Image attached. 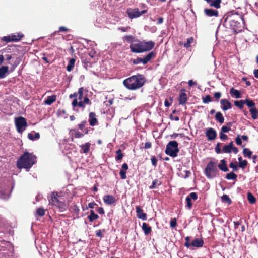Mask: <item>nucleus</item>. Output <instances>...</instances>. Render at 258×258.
<instances>
[{"label": "nucleus", "mask_w": 258, "mask_h": 258, "mask_svg": "<svg viewBox=\"0 0 258 258\" xmlns=\"http://www.w3.org/2000/svg\"><path fill=\"white\" fill-rule=\"evenodd\" d=\"M151 163H152V165L154 167H156L157 166V161H158V160L156 158V157L155 156H152V157L151 158Z\"/></svg>", "instance_id": "obj_56"}, {"label": "nucleus", "mask_w": 258, "mask_h": 258, "mask_svg": "<svg viewBox=\"0 0 258 258\" xmlns=\"http://www.w3.org/2000/svg\"><path fill=\"white\" fill-rule=\"evenodd\" d=\"M170 227L172 228H175L177 225V222L176 218H174L170 221Z\"/></svg>", "instance_id": "obj_60"}, {"label": "nucleus", "mask_w": 258, "mask_h": 258, "mask_svg": "<svg viewBox=\"0 0 258 258\" xmlns=\"http://www.w3.org/2000/svg\"><path fill=\"white\" fill-rule=\"evenodd\" d=\"M137 217L143 221L147 220V214L143 212V210L139 206L136 207Z\"/></svg>", "instance_id": "obj_15"}, {"label": "nucleus", "mask_w": 258, "mask_h": 258, "mask_svg": "<svg viewBox=\"0 0 258 258\" xmlns=\"http://www.w3.org/2000/svg\"><path fill=\"white\" fill-rule=\"evenodd\" d=\"M220 138L222 140H225L228 139V136L224 133L220 132Z\"/></svg>", "instance_id": "obj_62"}, {"label": "nucleus", "mask_w": 258, "mask_h": 258, "mask_svg": "<svg viewBox=\"0 0 258 258\" xmlns=\"http://www.w3.org/2000/svg\"><path fill=\"white\" fill-rule=\"evenodd\" d=\"M243 154L244 157L251 158L252 155V152L249 150V149L245 148L243 149Z\"/></svg>", "instance_id": "obj_38"}, {"label": "nucleus", "mask_w": 258, "mask_h": 258, "mask_svg": "<svg viewBox=\"0 0 258 258\" xmlns=\"http://www.w3.org/2000/svg\"><path fill=\"white\" fill-rule=\"evenodd\" d=\"M226 21L228 22L230 28L236 33L242 30L243 26L242 25L241 23H242L243 24L245 23L243 16L238 13L232 14L231 15H229L227 17Z\"/></svg>", "instance_id": "obj_3"}, {"label": "nucleus", "mask_w": 258, "mask_h": 258, "mask_svg": "<svg viewBox=\"0 0 258 258\" xmlns=\"http://www.w3.org/2000/svg\"><path fill=\"white\" fill-rule=\"evenodd\" d=\"M155 44V42L152 41H142V45H143V52H147L151 50L154 47Z\"/></svg>", "instance_id": "obj_11"}, {"label": "nucleus", "mask_w": 258, "mask_h": 258, "mask_svg": "<svg viewBox=\"0 0 258 258\" xmlns=\"http://www.w3.org/2000/svg\"><path fill=\"white\" fill-rule=\"evenodd\" d=\"M37 162V157L33 153L24 152L17 160V167L18 169L25 168L29 171Z\"/></svg>", "instance_id": "obj_2"}, {"label": "nucleus", "mask_w": 258, "mask_h": 258, "mask_svg": "<svg viewBox=\"0 0 258 258\" xmlns=\"http://www.w3.org/2000/svg\"><path fill=\"white\" fill-rule=\"evenodd\" d=\"M103 199L104 203L107 205H112L116 201L115 198L110 195H105L103 197Z\"/></svg>", "instance_id": "obj_17"}, {"label": "nucleus", "mask_w": 258, "mask_h": 258, "mask_svg": "<svg viewBox=\"0 0 258 258\" xmlns=\"http://www.w3.org/2000/svg\"><path fill=\"white\" fill-rule=\"evenodd\" d=\"M235 142L237 145H241L242 144L241 139L240 138V136L239 135H238L235 139Z\"/></svg>", "instance_id": "obj_61"}, {"label": "nucleus", "mask_w": 258, "mask_h": 258, "mask_svg": "<svg viewBox=\"0 0 258 258\" xmlns=\"http://www.w3.org/2000/svg\"><path fill=\"white\" fill-rule=\"evenodd\" d=\"M237 175L233 172L226 174L225 178L228 180H236Z\"/></svg>", "instance_id": "obj_42"}, {"label": "nucleus", "mask_w": 258, "mask_h": 258, "mask_svg": "<svg viewBox=\"0 0 258 258\" xmlns=\"http://www.w3.org/2000/svg\"><path fill=\"white\" fill-rule=\"evenodd\" d=\"M237 164V162L236 161L235 162H231L229 164V167L232 168L233 171H237L238 170Z\"/></svg>", "instance_id": "obj_51"}, {"label": "nucleus", "mask_w": 258, "mask_h": 258, "mask_svg": "<svg viewBox=\"0 0 258 258\" xmlns=\"http://www.w3.org/2000/svg\"><path fill=\"white\" fill-rule=\"evenodd\" d=\"M221 200L223 202L226 203L228 205L231 204V203H232L231 199H230L229 196L227 195H224L221 197Z\"/></svg>", "instance_id": "obj_44"}, {"label": "nucleus", "mask_w": 258, "mask_h": 258, "mask_svg": "<svg viewBox=\"0 0 258 258\" xmlns=\"http://www.w3.org/2000/svg\"><path fill=\"white\" fill-rule=\"evenodd\" d=\"M186 90L184 89H183L181 90L179 96V102L180 104H185L187 101V95L185 93Z\"/></svg>", "instance_id": "obj_16"}, {"label": "nucleus", "mask_w": 258, "mask_h": 258, "mask_svg": "<svg viewBox=\"0 0 258 258\" xmlns=\"http://www.w3.org/2000/svg\"><path fill=\"white\" fill-rule=\"evenodd\" d=\"M231 130V128L229 127H228L227 126L224 125L221 128V133H228L229 131Z\"/></svg>", "instance_id": "obj_59"}, {"label": "nucleus", "mask_w": 258, "mask_h": 258, "mask_svg": "<svg viewBox=\"0 0 258 258\" xmlns=\"http://www.w3.org/2000/svg\"><path fill=\"white\" fill-rule=\"evenodd\" d=\"M2 40L4 41H5L6 43L10 42L12 41V39H11V35H8L7 36H4L2 38Z\"/></svg>", "instance_id": "obj_57"}, {"label": "nucleus", "mask_w": 258, "mask_h": 258, "mask_svg": "<svg viewBox=\"0 0 258 258\" xmlns=\"http://www.w3.org/2000/svg\"><path fill=\"white\" fill-rule=\"evenodd\" d=\"M84 136V134L79 131H77L74 135V137L76 138H82Z\"/></svg>", "instance_id": "obj_64"}, {"label": "nucleus", "mask_w": 258, "mask_h": 258, "mask_svg": "<svg viewBox=\"0 0 258 258\" xmlns=\"http://www.w3.org/2000/svg\"><path fill=\"white\" fill-rule=\"evenodd\" d=\"M70 208L72 212H73L76 216L78 217V215L80 212L79 207L76 205H73L71 206Z\"/></svg>", "instance_id": "obj_39"}, {"label": "nucleus", "mask_w": 258, "mask_h": 258, "mask_svg": "<svg viewBox=\"0 0 258 258\" xmlns=\"http://www.w3.org/2000/svg\"><path fill=\"white\" fill-rule=\"evenodd\" d=\"M36 214L39 216H43L45 214V210L43 208H39L37 210Z\"/></svg>", "instance_id": "obj_48"}, {"label": "nucleus", "mask_w": 258, "mask_h": 258, "mask_svg": "<svg viewBox=\"0 0 258 258\" xmlns=\"http://www.w3.org/2000/svg\"><path fill=\"white\" fill-rule=\"evenodd\" d=\"M90 146L91 144L88 142L82 145L81 146H80V147L83 150V152L84 153L87 154L90 150Z\"/></svg>", "instance_id": "obj_30"}, {"label": "nucleus", "mask_w": 258, "mask_h": 258, "mask_svg": "<svg viewBox=\"0 0 258 258\" xmlns=\"http://www.w3.org/2000/svg\"><path fill=\"white\" fill-rule=\"evenodd\" d=\"M194 41V37H190L187 39L186 42L183 44V46L185 48H188L191 47V44L193 43Z\"/></svg>", "instance_id": "obj_35"}, {"label": "nucleus", "mask_w": 258, "mask_h": 258, "mask_svg": "<svg viewBox=\"0 0 258 258\" xmlns=\"http://www.w3.org/2000/svg\"><path fill=\"white\" fill-rule=\"evenodd\" d=\"M146 82V79L143 75L137 74L124 80L123 84L128 90H136L142 87Z\"/></svg>", "instance_id": "obj_1"}, {"label": "nucleus", "mask_w": 258, "mask_h": 258, "mask_svg": "<svg viewBox=\"0 0 258 258\" xmlns=\"http://www.w3.org/2000/svg\"><path fill=\"white\" fill-rule=\"evenodd\" d=\"M185 242L184 244L185 246H186L187 248L190 247L191 246V242H190V237H186L185 238Z\"/></svg>", "instance_id": "obj_58"}, {"label": "nucleus", "mask_w": 258, "mask_h": 258, "mask_svg": "<svg viewBox=\"0 0 258 258\" xmlns=\"http://www.w3.org/2000/svg\"><path fill=\"white\" fill-rule=\"evenodd\" d=\"M15 123L17 131L19 133H22L28 126L26 119L22 116L16 117Z\"/></svg>", "instance_id": "obj_8"}, {"label": "nucleus", "mask_w": 258, "mask_h": 258, "mask_svg": "<svg viewBox=\"0 0 258 258\" xmlns=\"http://www.w3.org/2000/svg\"><path fill=\"white\" fill-rule=\"evenodd\" d=\"M221 3V0H214L210 3V6L211 7H213L216 9H218L220 8Z\"/></svg>", "instance_id": "obj_37"}, {"label": "nucleus", "mask_w": 258, "mask_h": 258, "mask_svg": "<svg viewBox=\"0 0 258 258\" xmlns=\"http://www.w3.org/2000/svg\"><path fill=\"white\" fill-rule=\"evenodd\" d=\"M232 151V149L230 148L228 145L223 146L222 149V153H230Z\"/></svg>", "instance_id": "obj_46"}, {"label": "nucleus", "mask_w": 258, "mask_h": 258, "mask_svg": "<svg viewBox=\"0 0 258 258\" xmlns=\"http://www.w3.org/2000/svg\"><path fill=\"white\" fill-rule=\"evenodd\" d=\"M86 104H91L90 100L87 96L83 98V100H79L78 102V99L77 98H75L72 102V105L74 108L77 106H79L83 109L85 108Z\"/></svg>", "instance_id": "obj_9"}, {"label": "nucleus", "mask_w": 258, "mask_h": 258, "mask_svg": "<svg viewBox=\"0 0 258 258\" xmlns=\"http://www.w3.org/2000/svg\"><path fill=\"white\" fill-rule=\"evenodd\" d=\"M215 118L220 123H223L224 121V118L220 112H218L216 113Z\"/></svg>", "instance_id": "obj_34"}, {"label": "nucleus", "mask_w": 258, "mask_h": 258, "mask_svg": "<svg viewBox=\"0 0 258 258\" xmlns=\"http://www.w3.org/2000/svg\"><path fill=\"white\" fill-rule=\"evenodd\" d=\"M205 134L209 141L214 140L217 137V133L213 128H208L205 132Z\"/></svg>", "instance_id": "obj_13"}, {"label": "nucleus", "mask_w": 258, "mask_h": 258, "mask_svg": "<svg viewBox=\"0 0 258 258\" xmlns=\"http://www.w3.org/2000/svg\"><path fill=\"white\" fill-rule=\"evenodd\" d=\"M57 96L53 95L47 97V99L44 101V104L48 105H51L56 100Z\"/></svg>", "instance_id": "obj_22"}, {"label": "nucleus", "mask_w": 258, "mask_h": 258, "mask_svg": "<svg viewBox=\"0 0 258 258\" xmlns=\"http://www.w3.org/2000/svg\"><path fill=\"white\" fill-rule=\"evenodd\" d=\"M10 35L12 41L14 42H17L20 40L21 38L24 36V35L21 33L12 34Z\"/></svg>", "instance_id": "obj_27"}, {"label": "nucleus", "mask_w": 258, "mask_h": 258, "mask_svg": "<svg viewBox=\"0 0 258 258\" xmlns=\"http://www.w3.org/2000/svg\"><path fill=\"white\" fill-rule=\"evenodd\" d=\"M136 42L137 43H131L130 46V48L131 49V51L133 53H142L143 52V49L142 45V41H140L138 40V41H136Z\"/></svg>", "instance_id": "obj_10"}, {"label": "nucleus", "mask_w": 258, "mask_h": 258, "mask_svg": "<svg viewBox=\"0 0 258 258\" xmlns=\"http://www.w3.org/2000/svg\"><path fill=\"white\" fill-rule=\"evenodd\" d=\"M40 134L39 133H35L33 134L32 133H30L28 134V138L31 140H35L40 138Z\"/></svg>", "instance_id": "obj_33"}, {"label": "nucleus", "mask_w": 258, "mask_h": 258, "mask_svg": "<svg viewBox=\"0 0 258 258\" xmlns=\"http://www.w3.org/2000/svg\"><path fill=\"white\" fill-rule=\"evenodd\" d=\"M87 124V121L86 120L82 121L80 123H79L78 126L80 130L81 131H84V128H85V125Z\"/></svg>", "instance_id": "obj_55"}, {"label": "nucleus", "mask_w": 258, "mask_h": 258, "mask_svg": "<svg viewBox=\"0 0 258 258\" xmlns=\"http://www.w3.org/2000/svg\"><path fill=\"white\" fill-rule=\"evenodd\" d=\"M221 97V93L220 92H217L214 93V97L216 100H219Z\"/></svg>", "instance_id": "obj_63"}, {"label": "nucleus", "mask_w": 258, "mask_h": 258, "mask_svg": "<svg viewBox=\"0 0 258 258\" xmlns=\"http://www.w3.org/2000/svg\"><path fill=\"white\" fill-rule=\"evenodd\" d=\"M179 151L178 144L176 141H170L166 145L165 153L172 157L177 156Z\"/></svg>", "instance_id": "obj_6"}, {"label": "nucleus", "mask_w": 258, "mask_h": 258, "mask_svg": "<svg viewBox=\"0 0 258 258\" xmlns=\"http://www.w3.org/2000/svg\"><path fill=\"white\" fill-rule=\"evenodd\" d=\"M76 61V59L75 58H71L69 61L68 64L67 66V70L68 72H71L74 67L75 62Z\"/></svg>", "instance_id": "obj_32"}, {"label": "nucleus", "mask_w": 258, "mask_h": 258, "mask_svg": "<svg viewBox=\"0 0 258 258\" xmlns=\"http://www.w3.org/2000/svg\"><path fill=\"white\" fill-rule=\"evenodd\" d=\"M156 55V53L155 51H151L143 58L137 57L136 59L132 60V63L135 65L140 63L145 65L151 60L154 59Z\"/></svg>", "instance_id": "obj_7"}, {"label": "nucleus", "mask_w": 258, "mask_h": 258, "mask_svg": "<svg viewBox=\"0 0 258 258\" xmlns=\"http://www.w3.org/2000/svg\"><path fill=\"white\" fill-rule=\"evenodd\" d=\"M212 101V98L209 95H206L205 97L203 98V102L204 103H208Z\"/></svg>", "instance_id": "obj_52"}, {"label": "nucleus", "mask_w": 258, "mask_h": 258, "mask_svg": "<svg viewBox=\"0 0 258 258\" xmlns=\"http://www.w3.org/2000/svg\"><path fill=\"white\" fill-rule=\"evenodd\" d=\"M126 12L128 16V17L131 19L139 17L141 16L140 12L139 11V10L138 8L134 9H128Z\"/></svg>", "instance_id": "obj_14"}, {"label": "nucleus", "mask_w": 258, "mask_h": 258, "mask_svg": "<svg viewBox=\"0 0 258 258\" xmlns=\"http://www.w3.org/2000/svg\"><path fill=\"white\" fill-rule=\"evenodd\" d=\"M9 71L8 66H2L0 68V79L6 77Z\"/></svg>", "instance_id": "obj_25"}, {"label": "nucleus", "mask_w": 258, "mask_h": 258, "mask_svg": "<svg viewBox=\"0 0 258 258\" xmlns=\"http://www.w3.org/2000/svg\"><path fill=\"white\" fill-rule=\"evenodd\" d=\"M142 229L146 235H148L152 231L151 227L146 223H143L142 224Z\"/></svg>", "instance_id": "obj_24"}, {"label": "nucleus", "mask_w": 258, "mask_h": 258, "mask_svg": "<svg viewBox=\"0 0 258 258\" xmlns=\"http://www.w3.org/2000/svg\"><path fill=\"white\" fill-rule=\"evenodd\" d=\"M234 103L236 107L241 109L243 108V105L245 104L244 100H236L234 101Z\"/></svg>", "instance_id": "obj_43"}, {"label": "nucleus", "mask_w": 258, "mask_h": 258, "mask_svg": "<svg viewBox=\"0 0 258 258\" xmlns=\"http://www.w3.org/2000/svg\"><path fill=\"white\" fill-rule=\"evenodd\" d=\"M247 197V199L250 204H254L256 202V198L251 192H248Z\"/></svg>", "instance_id": "obj_40"}, {"label": "nucleus", "mask_w": 258, "mask_h": 258, "mask_svg": "<svg viewBox=\"0 0 258 258\" xmlns=\"http://www.w3.org/2000/svg\"><path fill=\"white\" fill-rule=\"evenodd\" d=\"M218 168L222 171L227 172L229 169L226 165V161L222 159L220 161V163L218 165Z\"/></svg>", "instance_id": "obj_23"}, {"label": "nucleus", "mask_w": 258, "mask_h": 258, "mask_svg": "<svg viewBox=\"0 0 258 258\" xmlns=\"http://www.w3.org/2000/svg\"><path fill=\"white\" fill-rule=\"evenodd\" d=\"M88 219L90 222H92L95 220L99 218V216L95 214L93 210H90V214L88 216Z\"/></svg>", "instance_id": "obj_29"}, {"label": "nucleus", "mask_w": 258, "mask_h": 258, "mask_svg": "<svg viewBox=\"0 0 258 258\" xmlns=\"http://www.w3.org/2000/svg\"><path fill=\"white\" fill-rule=\"evenodd\" d=\"M119 174L120 176V178L122 179H125L126 178V171L123 170L122 169L120 170L119 172Z\"/></svg>", "instance_id": "obj_53"}, {"label": "nucleus", "mask_w": 258, "mask_h": 258, "mask_svg": "<svg viewBox=\"0 0 258 258\" xmlns=\"http://www.w3.org/2000/svg\"><path fill=\"white\" fill-rule=\"evenodd\" d=\"M217 167V162L211 161L207 164L204 173L208 178H213L216 176L219 172Z\"/></svg>", "instance_id": "obj_4"}, {"label": "nucleus", "mask_w": 258, "mask_h": 258, "mask_svg": "<svg viewBox=\"0 0 258 258\" xmlns=\"http://www.w3.org/2000/svg\"><path fill=\"white\" fill-rule=\"evenodd\" d=\"M116 154L117 156L115 157V159L116 160H121L123 156V154L122 153V151L120 149H119L118 150L116 151Z\"/></svg>", "instance_id": "obj_45"}, {"label": "nucleus", "mask_w": 258, "mask_h": 258, "mask_svg": "<svg viewBox=\"0 0 258 258\" xmlns=\"http://www.w3.org/2000/svg\"><path fill=\"white\" fill-rule=\"evenodd\" d=\"M84 88L81 87L78 89V100H82L83 98V91Z\"/></svg>", "instance_id": "obj_47"}, {"label": "nucleus", "mask_w": 258, "mask_h": 258, "mask_svg": "<svg viewBox=\"0 0 258 258\" xmlns=\"http://www.w3.org/2000/svg\"><path fill=\"white\" fill-rule=\"evenodd\" d=\"M105 229L98 230L96 231L95 235L97 237H100L101 238L103 236V233H105Z\"/></svg>", "instance_id": "obj_49"}, {"label": "nucleus", "mask_w": 258, "mask_h": 258, "mask_svg": "<svg viewBox=\"0 0 258 258\" xmlns=\"http://www.w3.org/2000/svg\"><path fill=\"white\" fill-rule=\"evenodd\" d=\"M244 102L245 104L250 108L255 107V103L251 99H246L244 100Z\"/></svg>", "instance_id": "obj_41"}, {"label": "nucleus", "mask_w": 258, "mask_h": 258, "mask_svg": "<svg viewBox=\"0 0 258 258\" xmlns=\"http://www.w3.org/2000/svg\"><path fill=\"white\" fill-rule=\"evenodd\" d=\"M123 40L124 41H126L128 43H134L133 42H135L138 41L137 39H135V38L133 35H125L123 37Z\"/></svg>", "instance_id": "obj_31"}, {"label": "nucleus", "mask_w": 258, "mask_h": 258, "mask_svg": "<svg viewBox=\"0 0 258 258\" xmlns=\"http://www.w3.org/2000/svg\"><path fill=\"white\" fill-rule=\"evenodd\" d=\"M60 196L58 195L57 192H53L52 193V196L49 203L53 206H56L58 208L60 212H64L67 208L66 204L59 200Z\"/></svg>", "instance_id": "obj_5"}, {"label": "nucleus", "mask_w": 258, "mask_h": 258, "mask_svg": "<svg viewBox=\"0 0 258 258\" xmlns=\"http://www.w3.org/2000/svg\"><path fill=\"white\" fill-rule=\"evenodd\" d=\"M89 122L91 126H93L97 124V119L96 117V114L94 112H90L89 114Z\"/></svg>", "instance_id": "obj_19"}, {"label": "nucleus", "mask_w": 258, "mask_h": 258, "mask_svg": "<svg viewBox=\"0 0 258 258\" xmlns=\"http://www.w3.org/2000/svg\"><path fill=\"white\" fill-rule=\"evenodd\" d=\"M230 94L232 97H235L236 98H241L240 92L234 88H232L230 90Z\"/></svg>", "instance_id": "obj_26"}, {"label": "nucleus", "mask_w": 258, "mask_h": 258, "mask_svg": "<svg viewBox=\"0 0 258 258\" xmlns=\"http://www.w3.org/2000/svg\"><path fill=\"white\" fill-rule=\"evenodd\" d=\"M247 164H248V162H247V160H243L241 162H239V163H238V166L240 168H241L242 169H244L245 168V167L247 165Z\"/></svg>", "instance_id": "obj_50"}, {"label": "nucleus", "mask_w": 258, "mask_h": 258, "mask_svg": "<svg viewBox=\"0 0 258 258\" xmlns=\"http://www.w3.org/2000/svg\"><path fill=\"white\" fill-rule=\"evenodd\" d=\"M221 108L223 110L226 111L232 107V104L227 99H224L220 100Z\"/></svg>", "instance_id": "obj_18"}, {"label": "nucleus", "mask_w": 258, "mask_h": 258, "mask_svg": "<svg viewBox=\"0 0 258 258\" xmlns=\"http://www.w3.org/2000/svg\"><path fill=\"white\" fill-rule=\"evenodd\" d=\"M204 13L208 17H217L218 16V11L211 9H205Z\"/></svg>", "instance_id": "obj_21"}, {"label": "nucleus", "mask_w": 258, "mask_h": 258, "mask_svg": "<svg viewBox=\"0 0 258 258\" xmlns=\"http://www.w3.org/2000/svg\"><path fill=\"white\" fill-rule=\"evenodd\" d=\"M204 243V241L201 238H196L191 242V246L198 248L202 247Z\"/></svg>", "instance_id": "obj_20"}, {"label": "nucleus", "mask_w": 258, "mask_h": 258, "mask_svg": "<svg viewBox=\"0 0 258 258\" xmlns=\"http://www.w3.org/2000/svg\"><path fill=\"white\" fill-rule=\"evenodd\" d=\"M249 112L251 114V117L253 120L258 118V110L255 107L250 108Z\"/></svg>", "instance_id": "obj_28"}, {"label": "nucleus", "mask_w": 258, "mask_h": 258, "mask_svg": "<svg viewBox=\"0 0 258 258\" xmlns=\"http://www.w3.org/2000/svg\"><path fill=\"white\" fill-rule=\"evenodd\" d=\"M197 199H198V195L196 192L190 193L186 198V206L189 209H190L192 206V203L191 202V199L194 200V201H196Z\"/></svg>", "instance_id": "obj_12"}, {"label": "nucleus", "mask_w": 258, "mask_h": 258, "mask_svg": "<svg viewBox=\"0 0 258 258\" xmlns=\"http://www.w3.org/2000/svg\"><path fill=\"white\" fill-rule=\"evenodd\" d=\"M161 184V182L159 181L157 179H155L153 181L152 185L149 186L150 189L157 188Z\"/></svg>", "instance_id": "obj_36"}, {"label": "nucleus", "mask_w": 258, "mask_h": 258, "mask_svg": "<svg viewBox=\"0 0 258 258\" xmlns=\"http://www.w3.org/2000/svg\"><path fill=\"white\" fill-rule=\"evenodd\" d=\"M220 145H221L220 143H217L216 145V147L215 148V152L217 154H220V153H222V150L221 149Z\"/></svg>", "instance_id": "obj_54"}]
</instances>
